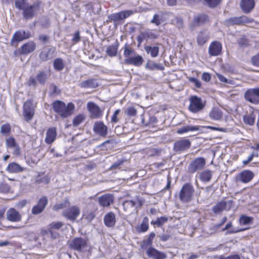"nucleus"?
<instances>
[{
    "instance_id": "f257e3e1",
    "label": "nucleus",
    "mask_w": 259,
    "mask_h": 259,
    "mask_svg": "<svg viewBox=\"0 0 259 259\" xmlns=\"http://www.w3.org/2000/svg\"><path fill=\"white\" fill-rule=\"evenodd\" d=\"M52 106L56 115L62 119L71 116L75 110V105L72 102H69L66 105L64 102L61 100L54 101Z\"/></svg>"
},
{
    "instance_id": "f03ea898",
    "label": "nucleus",
    "mask_w": 259,
    "mask_h": 259,
    "mask_svg": "<svg viewBox=\"0 0 259 259\" xmlns=\"http://www.w3.org/2000/svg\"><path fill=\"white\" fill-rule=\"evenodd\" d=\"M37 104V103L32 98L28 99L24 102L22 107V115L24 120L26 122H29L34 117Z\"/></svg>"
},
{
    "instance_id": "7ed1b4c3",
    "label": "nucleus",
    "mask_w": 259,
    "mask_h": 259,
    "mask_svg": "<svg viewBox=\"0 0 259 259\" xmlns=\"http://www.w3.org/2000/svg\"><path fill=\"white\" fill-rule=\"evenodd\" d=\"M50 76V72L41 70L38 71L35 77L30 76L27 81V85L29 87H36L38 83L40 85H45Z\"/></svg>"
},
{
    "instance_id": "20e7f679",
    "label": "nucleus",
    "mask_w": 259,
    "mask_h": 259,
    "mask_svg": "<svg viewBox=\"0 0 259 259\" xmlns=\"http://www.w3.org/2000/svg\"><path fill=\"white\" fill-rule=\"evenodd\" d=\"M194 192V189L191 183H185L182 186L179 193L180 201L183 203H188L191 201Z\"/></svg>"
},
{
    "instance_id": "39448f33",
    "label": "nucleus",
    "mask_w": 259,
    "mask_h": 259,
    "mask_svg": "<svg viewBox=\"0 0 259 259\" xmlns=\"http://www.w3.org/2000/svg\"><path fill=\"white\" fill-rule=\"evenodd\" d=\"M31 36V33L29 31L17 30L14 33L11 39L10 45L11 46L17 47L18 42L29 39Z\"/></svg>"
},
{
    "instance_id": "423d86ee",
    "label": "nucleus",
    "mask_w": 259,
    "mask_h": 259,
    "mask_svg": "<svg viewBox=\"0 0 259 259\" xmlns=\"http://www.w3.org/2000/svg\"><path fill=\"white\" fill-rule=\"evenodd\" d=\"M36 44L33 41H29L23 44L21 47L14 52L15 56L28 55L36 49Z\"/></svg>"
},
{
    "instance_id": "0eeeda50",
    "label": "nucleus",
    "mask_w": 259,
    "mask_h": 259,
    "mask_svg": "<svg viewBox=\"0 0 259 259\" xmlns=\"http://www.w3.org/2000/svg\"><path fill=\"white\" fill-rule=\"evenodd\" d=\"M254 21V19L242 15L240 17H231L226 20V23L228 25H242L252 23Z\"/></svg>"
},
{
    "instance_id": "6e6552de",
    "label": "nucleus",
    "mask_w": 259,
    "mask_h": 259,
    "mask_svg": "<svg viewBox=\"0 0 259 259\" xmlns=\"http://www.w3.org/2000/svg\"><path fill=\"white\" fill-rule=\"evenodd\" d=\"M39 9V6L38 4H28L22 10L23 18L25 20L32 19L37 15Z\"/></svg>"
},
{
    "instance_id": "1a4fd4ad",
    "label": "nucleus",
    "mask_w": 259,
    "mask_h": 259,
    "mask_svg": "<svg viewBox=\"0 0 259 259\" xmlns=\"http://www.w3.org/2000/svg\"><path fill=\"white\" fill-rule=\"evenodd\" d=\"M88 239L82 237L73 238L69 244V247L78 251H82L88 246Z\"/></svg>"
},
{
    "instance_id": "9d476101",
    "label": "nucleus",
    "mask_w": 259,
    "mask_h": 259,
    "mask_svg": "<svg viewBox=\"0 0 259 259\" xmlns=\"http://www.w3.org/2000/svg\"><path fill=\"white\" fill-rule=\"evenodd\" d=\"M189 110L192 113H195L201 110L204 107V104L201 99L196 96H192L190 98Z\"/></svg>"
},
{
    "instance_id": "9b49d317",
    "label": "nucleus",
    "mask_w": 259,
    "mask_h": 259,
    "mask_svg": "<svg viewBox=\"0 0 259 259\" xmlns=\"http://www.w3.org/2000/svg\"><path fill=\"white\" fill-rule=\"evenodd\" d=\"M244 97L246 101L253 104H259V88L248 89L245 92Z\"/></svg>"
},
{
    "instance_id": "f8f14e48",
    "label": "nucleus",
    "mask_w": 259,
    "mask_h": 259,
    "mask_svg": "<svg viewBox=\"0 0 259 259\" xmlns=\"http://www.w3.org/2000/svg\"><path fill=\"white\" fill-rule=\"evenodd\" d=\"M205 163V159L204 158H196L189 165L188 171L190 174H194L198 170H201L204 167Z\"/></svg>"
},
{
    "instance_id": "ddd939ff",
    "label": "nucleus",
    "mask_w": 259,
    "mask_h": 259,
    "mask_svg": "<svg viewBox=\"0 0 259 259\" xmlns=\"http://www.w3.org/2000/svg\"><path fill=\"white\" fill-rule=\"evenodd\" d=\"M48 204V199L47 197L42 196L38 199L36 205L32 207L31 213L34 215H37L42 213L45 210Z\"/></svg>"
},
{
    "instance_id": "4468645a",
    "label": "nucleus",
    "mask_w": 259,
    "mask_h": 259,
    "mask_svg": "<svg viewBox=\"0 0 259 259\" xmlns=\"http://www.w3.org/2000/svg\"><path fill=\"white\" fill-rule=\"evenodd\" d=\"M133 14V12L131 10H124L118 13H113L108 16L107 22H118L130 17Z\"/></svg>"
},
{
    "instance_id": "2eb2a0df",
    "label": "nucleus",
    "mask_w": 259,
    "mask_h": 259,
    "mask_svg": "<svg viewBox=\"0 0 259 259\" xmlns=\"http://www.w3.org/2000/svg\"><path fill=\"white\" fill-rule=\"evenodd\" d=\"M80 214L79 208L75 205L72 206L63 212V215L67 219L74 221Z\"/></svg>"
},
{
    "instance_id": "dca6fc26",
    "label": "nucleus",
    "mask_w": 259,
    "mask_h": 259,
    "mask_svg": "<svg viewBox=\"0 0 259 259\" xmlns=\"http://www.w3.org/2000/svg\"><path fill=\"white\" fill-rule=\"evenodd\" d=\"M87 109L91 114V117L99 118L102 116L103 111L96 104L93 102H89L87 104Z\"/></svg>"
},
{
    "instance_id": "f3484780",
    "label": "nucleus",
    "mask_w": 259,
    "mask_h": 259,
    "mask_svg": "<svg viewBox=\"0 0 259 259\" xmlns=\"http://www.w3.org/2000/svg\"><path fill=\"white\" fill-rule=\"evenodd\" d=\"M233 205V200L221 201L213 206V211L215 213H219L224 210H229Z\"/></svg>"
},
{
    "instance_id": "a211bd4d",
    "label": "nucleus",
    "mask_w": 259,
    "mask_h": 259,
    "mask_svg": "<svg viewBox=\"0 0 259 259\" xmlns=\"http://www.w3.org/2000/svg\"><path fill=\"white\" fill-rule=\"evenodd\" d=\"M93 131L95 134L102 137H106L108 134V127L103 121H99L95 122Z\"/></svg>"
},
{
    "instance_id": "6ab92c4d",
    "label": "nucleus",
    "mask_w": 259,
    "mask_h": 259,
    "mask_svg": "<svg viewBox=\"0 0 259 259\" xmlns=\"http://www.w3.org/2000/svg\"><path fill=\"white\" fill-rule=\"evenodd\" d=\"M191 145V143L189 140L183 138L175 142L174 148L176 151L181 152L188 150Z\"/></svg>"
},
{
    "instance_id": "aec40b11",
    "label": "nucleus",
    "mask_w": 259,
    "mask_h": 259,
    "mask_svg": "<svg viewBox=\"0 0 259 259\" xmlns=\"http://www.w3.org/2000/svg\"><path fill=\"white\" fill-rule=\"evenodd\" d=\"M7 219L11 222H19L22 220L20 213L13 207L10 208L6 212Z\"/></svg>"
},
{
    "instance_id": "412c9836",
    "label": "nucleus",
    "mask_w": 259,
    "mask_h": 259,
    "mask_svg": "<svg viewBox=\"0 0 259 259\" xmlns=\"http://www.w3.org/2000/svg\"><path fill=\"white\" fill-rule=\"evenodd\" d=\"M254 175L250 170H244L240 172L237 176V180L243 183L250 182L253 178Z\"/></svg>"
},
{
    "instance_id": "4be33fe9",
    "label": "nucleus",
    "mask_w": 259,
    "mask_h": 259,
    "mask_svg": "<svg viewBox=\"0 0 259 259\" xmlns=\"http://www.w3.org/2000/svg\"><path fill=\"white\" fill-rule=\"evenodd\" d=\"M114 201V197L112 194H105L98 198V202L100 206L105 207H108L113 204Z\"/></svg>"
},
{
    "instance_id": "5701e85b",
    "label": "nucleus",
    "mask_w": 259,
    "mask_h": 259,
    "mask_svg": "<svg viewBox=\"0 0 259 259\" xmlns=\"http://www.w3.org/2000/svg\"><path fill=\"white\" fill-rule=\"evenodd\" d=\"M146 253L149 258L152 259H165L166 258L165 253L160 252L152 247L148 248Z\"/></svg>"
},
{
    "instance_id": "b1692460",
    "label": "nucleus",
    "mask_w": 259,
    "mask_h": 259,
    "mask_svg": "<svg viewBox=\"0 0 259 259\" xmlns=\"http://www.w3.org/2000/svg\"><path fill=\"white\" fill-rule=\"evenodd\" d=\"M240 5L242 11L244 13L248 14L254 9L255 2L254 0H241Z\"/></svg>"
},
{
    "instance_id": "393cba45",
    "label": "nucleus",
    "mask_w": 259,
    "mask_h": 259,
    "mask_svg": "<svg viewBox=\"0 0 259 259\" xmlns=\"http://www.w3.org/2000/svg\"><path fill=\"white\" fill-rule=\"evenodd\" d=\"M143 205V200L138 198L135 200H127L123 203V206L125 210L131 208L141 207Z\"/></svg>"
},
{
    "instance_id": "a878e982",
    "label": "nucleus",
    "mask_w": 259,
    "mask_h": 259,
    "mask_svg": "<svg viewBox=\"0 0 259 259\" xmlns=\"http://www.w3.org/2000/svg\"><path fill=\"white\" fill-rule=\"evenodd\" d=\"M25 169L24 167L15 162H10L6 167V170L11 174L21 172L24 171Z\"/></svg>"
},
{
    "instance_id": "bb28decb",
    "label": "nucleus",
    "mask_w": 259,
    "mask_h": 259,
    "mask_svg": "<svg viewBox=\"0 0 259 259\" xmlns=\"http://www.w3.org/2000/svg\"><path fill=\"white\" fill-rule=\"evenodd\" d=\"M57 137L56 128L51 127L49 128L46 133L45 142L48 144H51L56 140Z\"/></svg>"
},
{
    "instance_id": "cd10ccee",
    "label": "nucleus",
    "mask_w": 259,
    "mask_h": 259,
    "mask_svg": "<svg viewBox=\"0 0 259 259\" xmlns=\"http://www.w3.org/2000/svg\"><path fill=\"white\" fill-rule=\"evenodd\" d=\"M104 222L107 227H112L116 223L115 215L113 212H109L105 214L104 218Z\"/></svg>"
},
{
    "instance_id": "c85d7f7f",
    "label": "nucleus",
    "mask_w": 259,
    "mask_h": 259,
    "mask_svg": "<svg viewBox=\"0 0 259 259\" xmlns=\"http://www.w3.org/2000/svg\"><path fill=\"white\" fill-rule=\"evenodd\" d=\"M124 62L126 64L140 66L143 64L144 60L141 56L138 55L130 58L125 59Z\"/></svg>"
},
{
    "instance_id": "c756f323",
    "label": "nucleus",
    "mask_w": 259,
    "mask_h": 259,
    "mask_svg": "<svg viewBox=\"0 0 259 259\" xmlns=\"http://www.w3.org/2000/svg\"><path fill=\"white\" fill-rule=\"evenodd\" d=\"M209 20L208 16L204 14H199L194 17L192 25L193 26H197L204 24Z\"/></svg>"
},
{
    "instance_id": "7c9ffc66",
    "label": "nucleus",
    "mask_w": 259,
    "mask_h": 259,
    "mask_svg": "<svg viewBox=\"0 0 259 259\" xmlns=\"http://www.w3.org/2000/svg\"><path fill=\"white\" fill-rule=\"evenodd\" d=\"M55 52V48H49L47 52L41 51L39 55V57L42 61H46L53 57Z\"/></svg>"
},
{
    "instance_id": "2f4dec72",
    "label": "nucleus",
    "mask_w": 259,
    "mask_h": 259,
    "mask_svg": "<svg viewBox=\"0 0 259 259\" xmlns=\"http://www.w3.org/2000/svg\"><path fill=\"white\" fill-rule=\"evenodd\" d=\"M149 228V219L147 217H145L143 218L140 225L137 226L136 229L138 233H141L147 232Z\"/></svg>"
},
{
    "instance_id": "473e14b6",
    "label": "nucleus",
    "mask_w": 259,
    "mask_h": 259,
    "mask_svg": "<svg viewBox=\"0 0 259 259\" xmlns=\"http://www.w3.org/2000/svg\"><path fill=\"white\" fill-rule=\"evenodd\" d=\"M222 50V45L221 42L218 41H214L211 42V56H218Z\"/></svg>"
},
{
    "instance_id": "72a5a7b5",
    "label": "nucleus",
    "mask_w": 259,
    "mask_h": 259,
    "mask_svg": "<svg viewBox=\"0 0 259 259\" xmlns=\"http://www.w3.org/2000/svg\"><path fill=\"white\" fill-rule=\"evenodd\" d=\"M98 86L97 82L94 79H89L82 81L80 87L82 88H96Z\"/></svg>"
},
{
    "instance_id": "f704fd0d",
    "label": "nucleus",
    "mask_w": 259,
    "mask_h": 259,
    "mask_svg": "<svg viewBox=\"0 0 259 259\" xmlns=\"http://www.w3.org/2000/svg\"><path fill=\"white\" fill-rule=\"evenodd\" d=\"M199 130L198 126L186 125L178 128L176 133L178 134H183L189 132L197 131Z\"/></svg>"
},
{
    "instance_id": "c9c22d12",
    "label": "nucleus",
    "mask_w": 259,
    "mask_h": 259,
    "mask_svg": "<svg viewBox=\"0 0 259 259\" xmlns=\"http://www.w3.org/2000/svg\"><path fill=\"white\" fill-rule=\"evenodd\" d=\"M238 221L240 226L250 225L252 223L253 218L252 217L247 216L245 214H241Z\"/></svg>"
},
{
    "instance_id": "e433bc0d",
    "label": "nucleus",
    "mask_w": 259,
    "mask_h": 259,
    "mask_svg": "<svg viewBox=\"0 0 259 259\" xmlns=\"http://www.w3.org/2000/svg\"><path fill=\"white\" fill-rule=\"evenodd\" d=\"M152 35L151 33H149L148 31H142L138 35L137 40L138 43V46H140L141 44L145 40H147Z\"/></svg>"
},
{
    "instance_id": "4c0bfd02",
    "label": "nucleus",
    "mask_w": 259,
    "mask_h": 259,
    "mask_svg": "<svg viewBox=\"0 0 259 259\" xmlns=\"http://www.w3.org/2000/svg\"><path fill=\"white\" fill-rule=\"evenodd\" d=\"M54 69L57 71H61L65 67V64L62 58H58L55 59L53 62Z\"/></svg>"
},
{
    "instance_id": "58836bf2",
    "label": "nucleus",
    "mask_w": 259,
    "mask_h": 259,
    "mask_svg": "<svg viewBox=\"0 0 259 259\" xmlns=\"http://www.w3.org/2000/svg\"><path fill=\"white\" fill-rule=\"evenodd\" d=\"M85 115L83 113L76 115L73 119L72 124L74 126H78L85 119Z\"/></svg>"
},
{
    "instance_id": "ea45409f",
    "label": "nucleus",
    "mask_w": 259,
    "mask_h": 259,
    "mask_svg": "<svg viewBox=\"0 0 259 259\" xmlns=\"http://www.w3.org/2000/svg\"><path fill=\"white\" fill-rule=\"evenodd\" d=\"M255 119V116L253 112H252L249 114L245 115L243 116L244 122L250 125H252L254 123Z\"/></svg>"
},
{
    "instance_id": "a19ab883",
    "label": "nucleus",
    "mask_w": 259,
    "mask_h": 259,
    "mask_svg": "<svg viewBox=\"0 0 259 259\" xmlns=\"http://www.w3.org/2000/svg\"><path fill=\"white\" fill-rule=\"evenodd\" d=\"M145 49L147 53L150 54L152 57H156L158 56L159 49L158 47L146 46Z\"/></svg>"
},
{
    "instance_id": "79ce46f5",
    "label": "nucleus",
    "mask_w": 259,
    "mask_h": 259,
    "mask_svg": "<svg viewBox=\"0 0 259 259\" xmlns=\"http://www.w3.org/2000/svg\"><path fill=\"white\" fill-rule=\"evenodd\" d=\"M118 47V45L108 46L106 51L107 55L111 57L115 56L117 53Z\"/></svg>"
},
{
    "instance_id": "37998d69",
    "label": "nucleus",
    "mask_w": 259,
    "mask_h": 259,
    "mask_svg": "<svg viewBox=\"0 0 259 259\" xmlns=\"http://www.w3.org/2000/svg\"><path fill=\"white\" fill-rule=\"evenodd\" d=\"M50 182V178L48 175L41 176L39 174L35 180V183L37 184H44L47 185Z\"/></svg>"
},
{
    "instance_id": "c03bdc74",
    "label": "nucleus",
    "mask_w": 259,
    "mask_h": 259,
    "mask_svg": "<svg viewBox=\"0 0 259 259\" xmlns=\"http://www.w3.org/2000/svg\"><path fill=\"white\" fill-rule=\"evenodd\" d=\"M167 221L168 218L166 217H161L157 218L154 221H152L151 223L153 225H155L158 227H161Z\"/></svg>"
},
{
    "instance_id": "a18cd8bd",
    "label": "nucleus",
    "mask_w": 259,
    "mask_h": 259,
    "mask_svg": "<svg viewBox=\"0 0 259 259\" xmlns=\"http://www.w3.org/2000/svg\"><path fill=\"white\" fill-rule=\"evenodd\" d=\"M155 237V234L154 232L150 233L149 234L147 238L143 241L142 247L144 248V247H147L148 246H151L152 244L153 241Z\"/></svg>"
},
{
    "instance_id": "49530a36",
    "label": "nucleus",
    "mask_w": 259,
    "mask_h": 259,
    "mask_svg": "<svg viewBox=\"0 0 259 259\" xmlns=\"http://www.w3.org/2000/svg\"><path fill=\"white\" fill-rule=\"evenodd\" d=\"M200 180L204 182H207L210 180V171L205 170L202 171L199 175Z\"/></svg>"
},
{
    "instance_id": "de8ad7c7",
    "label": "nucleus",
    "mask_w": 259,
    "mask_h": 259,
    "mask_svg": "<svg viewBox=\"0 0 259 259\" xmlns=\"http://www.w3.org/2000/svg\"><path fill=\"white\" fill-rule=\"evenodd\" d=\"M64 225V223L62 222H53L49 225V228L58 231Z\"/></svg>"
},
{
    "instance_id": "09e8293b",
    "label": "nucleus",
    "mask_w": 259,
    "mask_h": 259,
    "mask_svg": "<svg viewBox=\"0 0 259 259\" xmlns=\"http://www.w3.org/2000/svg\"><path fill=\"white\" fill-rule=\"evenodd\" d=\"M223 113L218 109L213 108L211 110V117L216 120H220L222 118Z\"/></svg>"
},
{
    "instance_id": "8fccbe9b",
    "label": "nucleus",
    "mask_w": 259,
    "mask_h": 259,
    "mask_svg": "<svg viewBox=\"0 0 259 259\" xmlns=\"http://www.w3.org/2000/svg\"><path fill=\"white\" fill-rule=\"evenodd\" d=\"M11 131V126L10 123H7L3 124L1 128V133L4 135H9Z\"/></svg>"
},
{
    "instance_id": "3c124183",
    "label": "nucleus",
    "mask_w": 259,
    "mask_h": 259,
    "mask_svg": "<svg viewBox=\"0 0 259 259\" xmlns=\"http://www.w3.org/2000/svg\"><path fill=\"white\" fill-rule=\"evenodd\" d=\"M6 145L7 148H12L18 145L15 139L13 137H9L6 140Z\"/></svg>"
},
{
    "instance_id": "603ef678",
    "label": "nucleus",
    "mask_w": 259,
    "mask_h": 259,
    "mask_svg": "<svg viewBox=\"0 0 259 259\" xmlns=\"http://www.w3.org/2000/svg\"><path fill=\"white\" fill-rule=\"evenodd\" d=\"M135 54V51L132 48H129L127 46L124 47L123 55L125 59L131 58L130 56Z\"/></svg>"
},
{
    "instance_id": "864d4df0",
    "label": "nucleus",
    "mask_w": 259,
    "mask_h": 259,
    "mask_svg": "<svg viewBox=\"0 0 259 259\" xmlns=\"http://www.w3.org/2000/svg\"><path fill=\"white\" fill-rule=\"evenodd\" d=\"M69 204L70 203L68 200H66L63 203L56 204L53 206V209L55 211H58L60 209L66 207L67 205H69Z\"/></svg>"
},
{
    "instance_id": "5fc2aeb1",
    "label": "nucleus",
    "mask_w": 259,
    "mask_h": 259,
    "mask_svg": "<svg viewBox=\"0 0 259 259\" xmlns=\"http://www.w3.org/2000/svg\"><path fill=\"white\" fill-rule=\"evenodd\" d=\"M15 4L16 7L20 10H22L28 5L25 0H16Z\"/></svg>"
},
{
    "instance_id": "6e6d98bb",
    "label": "nucleus",
    "mask_w": 259,
    "mask_h": 259,
    "mask_svg": "<svg viewBox=\"0 0 259 259\" xmlns=\"http://www.w3.org/2000/svg\"><path fill=\"white\" fill-rule=\"evenodd\" d=\"M10 187L9 185L5 182H2L0 184V192L7 193L9 192Z\"/></svg>"
},
{
    "instance_id": "4d7b16f0",
    "label": "nucleus",
    "mask_w": 259,
    "mask_h": 259,
    "mask_svg": "<svg viewBox=\"0 0 259 259\" xmlns=\"http://www.w3.org/2000/svg\"><path fill=\"white\" fill-rule=\"evenodd\" d=\"M125 113L128 116H135L137 114V111L134 107L131 106L127 108Z\"/></svg>"
},
{
    "instance_id": "13d9d810",
    "label": "nucleus",
    "mask_w": 259,
    "mask_h": 259,
    "mask_svg": "<svg viewBox=\"0 0 259 259\" xmlns=\"http://www.w3.org/2000/svg\"><path fill=\"white\" fill-rule=\"evenodd\" d=\"M216 75L221 82L224 83L233 84V81L232 80L228 79L223 75L219 73H216Z\"/></svg>"
},
{
    "instance_id": "bf43d9fd",
    "label": "nucleus",
    "mask_w": 259,
    "mask_h": 259,
    "mask_svg": "<svg viewBox=\"0 0 259 259\" xmlns=\"http://www.w3.org/2000/svg\"><path fill=\"white\" fill-rule=\"evenodd\" d=\"M151 23L155 24L156 26H159L161 23V18L159 15L155 14L151 20Z\"/></svg>"
},
{
    "instance_id": "052dcab7",
    "label": "nucleus",
    "mask_w": 259,
    "mask_h": 259,
    "mask_svg": "<svg viewBox=\"0 0 259 259\" xmlns=\"http://www.w3.org/2000/svg\"><path fill=\"white\" fill-rule=\"evenodd\" d=\"M83 216L85 219L91 221L93 220L96 216L95 212L94 211H86L84 213Z\"/></svg>"
},
{
    "instance_id": "680f3d73",
    "label": "nucleus",
    "mask_w": 259,
    "mask_h": 259,
    "mask_svg": "<svg viewBox=\"0 0 259 259\" xmlns=\"http://www.w3.org/2000/svg\"><path fill=\"white\" fill-rule=\"evenodd\" d=\"M49 234H50L51 238L52 239H56L57 238H59L60 236L59 232L55 230H52L49 228Z\"/></svg>"
},
{
    "instance_id": "e2e57ef3",
    "label": "nucleus",
    "mask_w": 259,
    "mask_h": 259,
    "mask_svg": "<svg viewBox=\"0 0 259 259\" xmlns=\"http://www.w3.org/2000/svg\"><path fill=\"white\" fill-rule=\"evenodd\" d=\"M251 62L253 66L259 67V52L252 57Z\"/></svg>"
},
{
    "instance_id": "0e129e2a",
    "label": "nucleus",
    "mask_w": 259,
    "mask_h": 259,
    "mask_svg": "<svg viewBox=\"0 0 259 259\" xmlns=\"http://www.w3.org/2000/svg\"><path fill=\"white\" fill-rule=\"evenodd\" d=\"M120 112V109H119L116 110L114 111V112L113 113V114L111 117V122L112 123H117L119 121L117 116L118 115V114H119Z\"/></svg>"
},
{
    "instance_id": "69168bd1",
    "label": "nucleus",
    "mask_w": 259,
    "mask_h": 259,
    "mask_svg": "<svg viewBox=\"0 0 259 259\" xmlns=\"http://www.w3.org/2000/svg\"><path fill=\"white\" fill-rule=\"evenodd\" d=\"M80 39V32L79 30H77L74 33L72 41L73 44H75L79 42Z\"/></svg>"
},
{
    "instance_id": "338daca9",
    "label": "nucleus",
    "mask_w": 259,
    "mask_h": 259,
    "mask_svg": "<svg viewBox=\"0 0 259 259\" xmlns=\"http://www.w3.org/2000/svg\"><path fill=\"white\" fill-rule=\"evenodd\" d=\"M197 40L199 45H202L207 40V38L205 36L201 33L198 36Z\"/></svg>"
},
{
    "instance_id": "774afa93",
    "label": "nucleus",
    "mask_w": 259,
    "mask_h": 259,
    "mask_svg": "<svg viewBox=\"0 0 259 259\" xmlns=\"http://www.w3.org/2000/svg\"><path fill=\"white\" fill-rule=\"evenodd\" d=\"M189 81L193 83H194L195 87L197 88H200L201 87V83L200 81L194 77H190L189 78Z\"/></svg>"
}]
</instances>
